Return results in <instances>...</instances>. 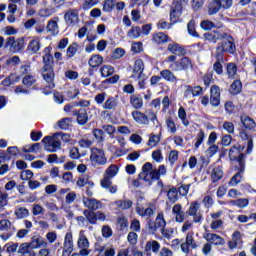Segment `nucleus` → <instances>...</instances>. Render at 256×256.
Instances as JSON below:
<instances>
[{"label":"nucleus","instance_id":"1","mask_svg":"<svg viewBox=\"0 0 256 256\" xmlns=\"http://www.w3.org/2000/svg\"><path fill=\"white\" fill-rule=\"evenodd\" d=\"M139 179L140 181H145L147 185H151L153 181H157V179H159V173H157V169L153 168V164L151 162H147L142 166Z\"/></svg>","mask_w":256,"mask_h":256},{"label":"nucleus","instance_id":"2","mask_svg":"<svg viewBox=\"0 0 256 256\" xmlns=\"http://www.w3.org/2000/svg\"><path fill=\"white\" fill-rule=\"evenodd\" d=\"M222 39V44L218 46L216 50V58L218 61H221L223 53H235V43H233V38L226 34Z\"/></svg>","mask_w":256,"mask_h":256},{"label":"nucleus","instance_id":"3","mask_svg":"<svg viewBox=\"0 0 256 256\" xmlns=\"http://www.w3.org/2000/svg\"><path fill=\"white\" fill-rule=\"evenodd\" d=\"M45 151L49 153H55L58 149H61V141H59V133H55L52 137L46 136L42 139Z\"/></svg>","mask_w":256,"mask_h":256},{"label":"nucleus","instance_id":"4","mask_svg":"<svg viewBox=\"0 0 256 256\" xmlns=\"http://www.w3.org/2000/svg\"><path fill=\"white\" fill-rule=\"evenodd\" d=\"M77 247L80 249L79 255L89 256L91 255V244L89 243V238L85 235V230H81L78 234Z\"/></svg>","mask_w":256,"mask_h":256},{"label":"nucleus","instance_id":"5","mask_svg":"<svg viewBox=\"0 0 256 256\" xmlns=\"http://www.w3.org/2000/svg\"><path fill=\"white\" fill-rule=\"evenodd\" d=\"M4 47L5 49L10 47V50L13 53H19V51H23V49H25V40L23 38L15 39V37L11 36L6 39Z\"/></svg>","mask_w":256,"mask_h":256},{"label":"nucleus","instance_id":"6","mask_svg":"<svg viewBox=\"0 0 256 256\" xmlns=\"http://www.w3.org/2000/svg\"><path fill=\"white\" fill-rule=\"evenodd\" d=\"M90 161L92 165H107V156H105V151L98 148H92Z\"/></svg>","mask_w":256,"mask_h":256},{"label":"nucleus","instance_id":"7","mask_svg":"<svg viewBox=\"0 0 256 256\" xmlns=\"http://www.w3.org/2000/svg\"><path fill=\"white\" fill-rule=\"evenodd\" d=\"M64 21L67 27H77L79 25V10L70 9L64 14Z\"/></svg>","mask_w":256,"mask_h":256},{"label":"nucleus","instance_id":"8","mask_svg":"<svg viewBox=\"0 0 256 256\" xmlns=\"http://www.w3.org/2000/svg\"><path fill=\"white\" fill-rule=\"evenodd\" d=\"M199 209H201V203L194 201L190 204L187 210L189 217H193L194 223H201V220L203 219V214L199 212Z\"/></svg>","mask_w":256,"mask_h":256},{"label":"nucleus","instance_id":"9","mask_svg":"<svg viewBox=\"0 0 256 256\" xmlns=\"http://www.w3.org/2000/svg\"><path fill=\"white\" fill-rule=\"evenodd\" d=\"M181 15H183V5L179 2H174L170 9L171 23H179Z\"/></svg>","mask_w":256,"mask_h":256},{"label":"nucleus","instance_id":"10","mask_svg":"<svg viewBox=\"0 0 256 256\" xmlns=\"http://www.w3.org/2000/svg\"><path fill=\"white\" fill-rule=\"evenodd\" d=\"M245 148L241 146V144H236L234 145L230 150H229V157L231 161H238L241 165L243 163V157L245 155L243 154V150Z\"/></svg>","mask_w":256,"mask_h":256},{"label":"nucleus","instance_id":"11","mask_svg":"<svg viewBox=\"0 0 256 256\" xmlns=\"http://www.w3.org/2000/svg\"><path fill=\"white\" fill-rule=\"evenodd\" d=\"M62 249V256H71V253H73V232L66 233Z\"/></svg>","mask_w":256,"mask_h":256},{"label":"nucleus","instance_id":"12","mask_svg":"<svg viewBox=\"0 0 256 256\" xmlns=\"http://www.w3.org/2000/svg\"><path fill=\"white\" fill-rule=\"evenodd\" d=\"M210 103L213 107H219L221 103V89L219 86H212L210 89Z\"/></svg>","mask_w":256,"mask_h":256},{"label":"nucleus","instance_id":"13","mask_svg":"<svg viewBox=\"0 0 256 256\" xmlns=\"http://www.w3.org/2000/svg\"><path fill=\"white\" fill-rule=\"evenodd\" d=\"M42 77L44 81L48 83L50 89L55 87V83L53 82L55 80V72L53 71V68H42Z\"/></svg>","mask_w":256,"mask_h":256},{"label":"nucleus","instance_id":"14","mask_svg":"<svg viewBox=\"0 0 256 256\" xmlns=\"http://www.w3.org/2000/svg\"><path fill=\"white\" fill-rule=\"evenodd\" d=\"M165 62L169 63V69L173 72L183 71L181 66V60L177 61L176 55H170L165 58Z\"/></svg>","mask_w":256,"mask_h":256},{"label":"nucleus","instance_id":"15","mask_svg":"<svg viewBox=\"0 0 256 256\" xmlns=\"http://www.w3.org/2000/svg\"><path fill=\"white\" fill-rule=\"evenodd\" d=\"M172 215H174L176 223H183L185 221V211H183L181 204H175L172 207Z\"/></svg>","mask_w":256,"mask_h":256},{"label":"nucleus","instance_id":"16","mask_svg":"<svg viewBox=\"0 0 256 256\" xmlns=\"http://www.w3.org/2000/svg\"><path fill=\"white\" fill-rule=\"evenodd\" d=\"M225 37H227V34L219 31H212L204 34L206 41H210L211 43H217L218 41H221V39H225Z\"/></svg>","mask_w":256,"mask_h":256},{"label":"nucleus","instance_id":"17","mask_svg":"<svg viewBox=\"0 0 256 256\" xmlns=\"http://www.w3.org/2000/svg\"><path fill=\"white\" fill-rule=\"evenodd\" d=\"M203 237H204V239H205L208 243H210V244H212V245H224V244H225V240H224L221 236H219V235H217V234H213V233H204V234H203Z\"/></svg>","mask_w":256,"mask_h":256},{"label":"nucleus","instance_id":"18","mask_svg":"<svg viewBox=\"0 0 256 256\" xmlns=\"http://www.w3.org/2000/svg\"><path fill=\"white\" fill-rule=\"evenodd\" d=\"M31 249H41V247L45 248L47 246V241L39 235L33 236L30 243Z\"/></svg>","mask_w":256,"mask_h":256},{"label":"nucleus","instance_id":"19","mask_svg":"<svg viewBox=\"0 0 256 256\" xmlns=\"http://www.w3.org/2000/svg\"><path fill=\"white\" fill-rule=\"evenodd\" d=\"M40 49H41V38L32 37L27 46V50L30 53H39Z\"/></svg>","mask_w":256,"mask_h":256},{"label":"nucleus","instance_id":"20","mask_svg":"<svg viewBox=\"0 0 256 256\" xmlns=\"http://www.w3.org/2000/svg\"><path fill=\"white\" fill-rule=\"evenodd\" d=\"M132 117L134 121L138 123V125H149V117L143 114L141 111H133Z\"/></svg>","mask_w":256,"mask_h":256},{"label":"nucleus","instance_id":"21","mask_svg":"<svg viewBox=\"0 0 256 256\" xmlns=\"http://www.w3.org/2000/svg\"><path fill=\"white\" fill-rule=\"evenodd\" d=\"M82 201L85 207L91 211H97V209H101V202H99L97 199L84 197Z\"/></svg>","mask_w":256,"mask_h":256},{"label":"nucleus","instance_id":"22","mask_svg":"<svg viewBox=\"0 0 256 256\" xmlns=\"http://www.w3.org/2000/svg\"><path fill=\"white\" fill-rule=\"evenodd\" d=\"M117 105H119V100L117 96H110L107 98L105 103L102 105L103 109L108 111L117 109Z\"/></svg>","mask_w":256,"mask_h":256},{"label":"nucleus","instance_id":"23","mask_svg":"<svg viewBox=\"0 0 256 256\" xmlns=\"http://www.w3.org/2000/svg\"><path fill=\"white\" fill-rule=\"evenodd\" d=\"M210 176L213 183L221 181V179H223V168H221V166H213L210 172Z\"/></svg>","mask_w":256,"mask_h":256},{"label":"nucleus","instance_id":"24","mask_svg":"<svg viewBox=\"0 0 256 256\" xmlns=\"http://www.w3.org/2000/svg\"><path fill=\"white\" fill-rule=\"evenodd\" d=\"M136 213L140 217H145V219H149V217H153V213H154L153 206H149L147 208L137 206L136 207Z\"/></svg>","mask_w":256,"mask_h":256},{"label":"nucleus","instance_id":"25","mask_svg":"<svg viewBox=\"0 0 256 256\" xmlns=\"http://www.w3.org/2000/svg\"><path fill=\"white\" fill-rule=\"evenodd\" d=\"M240 121L245 129H249V131H253V129L256 127L255 120L247 115H242L240 117Z\"/></svg>","mask_w":256,"mask_h":256},{"label":"nucleus","instance_id":"26","mask_svg":"<svg viewBox=\"0 0 256 256\" xmlns=\"http://www.w3.org/2000/svg\"><path fill=\"white\" fill-rule=\"evenodd\" d=\"M162 79L168 81L169 83H177V76L173 73L171 69H164L160 72Z\"/></svg>","mask_w":256,"mask_h":256},{"label":"nucleus","instance_id":"27","mask_svg":"<svg viewBox=\"0 0 256 256\" xmlns=\"http://www.w3.org/2000/svg\"><path fill=\"white\" fill-rule=\"evenodd\" d=\"M51 51V48L46 47L44 49V53H46V55L43 56V69H48V68H53V56L51 54H49Z\"/></svg>","mask_w":256,"mask_h":256},{"label":"nucleus","instance_id":"28","mask_svg":"<svg viewBox=\"0 0 256 256\" xmlns=\"http://www.w3.org/2000/svg\"><path fill=\"white\" fill-rule=\"evenodd\" d=\"M130 105L134 109H141L143 107V97L139 94H134L130 96Z\"/></svg>","mask_w":256,"mask_h":256},{"label":"nucleus","instance_id":"29","mask_svg":"<svg viewBox=\"0 0 256 256\" xmlns=\"http://www.w3.org/2000/svg\"><path fill=\"white\" fill-rule=\"evenodd\" d=\"M153 43H156V45H161L163 43H167L169 41V36L163 32H158L153 34L152 36Z\"/></svg>","mask_w":256,"mask_h":256},{"label":"nucleus","instance_id":"30","mask_svg":"<svg viewBox=\"0 0 256 256\" xmlns=\"http://www.w3.org/2000/svg\"><path fill=\"white\" fill-rule=\"evenodd\" d=\"M221 7V0H212L208 5V14L216 15V13H219Z\"/></svg>","mask_w":256,"mask_h":256},{"label":"nucleus","instance_id":"31","mask_svg":"<svg viewBox=\"0 0 256 256\" xmlns=\"http://www.w3.org/2000/svg\"><path fill=\"white\" fill-rule=\"evenodd\" d=\"M103 63V57L99 54H94L90 57L88 60L89 67H92V69H95L96 67H99Z\"/></svg>","mask_w":256,"mask_h":256},{"label":"nucleus","instance_id":"32","mask_svg":"<svg viewBox=\"0 0 256 256\" xmlns=\"http://www.w3.org/2000/svg\"><path fill=\"white\" fill-rule=\"evenodd\" d=\"M142 31L139 26H132L127 32L128 39H139L141 37Z\"/></svg>","mask_w":256,"mask_h":256},{"label":"nucleus","instance_id":"33","mask_svg":"<svg viewBox=\"0 0 256 256\" xmlns=\"http://www.w3.org/2000/svg\"><path fill=\"white\" fill-rule=\"evenodd\" d=\"M167 49L170 53H172V55H183V53H185V49H183V47L177 43L168 44Z\"/></svg>","mask_w":256,"mask_h":256},{"label":"nucleus","instance_id":"34","mask_svg":"<svg viewBox=\"0 0 256 256\" xmlns=\"http://www.w3.org/2000/svg\"><path fill=\"white\" fill-rule=\"evenodd\" d=\"M167 203H177V200L179 199V191H177V188H170L167 192Z\"/></svg>","mask_w":256,"mask_h":256},{"label":"nucleus","instance_id":"35","mask_svg":"<svg viewBox=\"0 0 256 256\" xmlns=\"http://www.w3.org/2000/svg\"><path fill=\"white\" fill-rule=\"evenodd\" d=\"M161 249V244L156 240L148 241L145 245V251H152L153 253H159Z\"/></svg>","mask_w":256,"mask_h":256},{"label":"nucleus","instance_id":"36","mask_svg":"<svg viewBox=\"0 0 256 256\" xmlns=\"http://www.w3.org/2000/svg\"><path fill=\"white\" fill-rule=\"evenodd\" d=\"M14 215L17 217V219H25L29 217V209L17 206L15 208Z\"/></svg>","mask_w":256,"mask_h":256},{"label":"nucleus","instance_id":"37","mask_svg":"<svg viewBox=\"0 0 256 256\" xmlns=\"http://www.w3.org/2000/svg\"><path fill=\"white\" fill-rule=\"evenodd\" d=\"M229 204L233 205L234 207H238L239 209H245V207L249 205V199L239 198L237 200H231Z\"/></svg>","mask_w":256,"mask_h":256},{"label":"nucleus","instance_id":"38","mask_svg":"<svg viewBox=\"0 0 256 256\" xmlns=\"http://www.w3.org/2000/svg\"><path fill=\"white\" fill-rule=\"evenodd\" d=\"M47 32L51 35H59V25L57 24V21L50 20L47 24Z\"/></svg>","mask_w":256,"mask_h":256},{"label":"nucleus","instance_id":"39","mask_svg":"<svg viewBox=\"0 0 256 256\" xmlns=\"http://www.w3.org/2000/svg\"><path fill=\"white\" fill-rule=\"evenodd\" d=\"M101 77H111L115 73V68L111 65H102L100 67Z\"/></svg>","mask_w":256,"mask_h":256},{"label":"nucleus","instance_id":"40","mask_svg":"<svg viewBox=\"0 0 256 256\" xmlns=\"http://www.w3.org/2000/svg\"><path fill=\"white\" fill-rule=\"evenodd\" d=\"M143 71H145V64H143V60L138 59L134 62L133 73L138 75H143Z\"/></svg>","mask_w":256,"mask_h":256},{"label":"nucleus","instance_id":"41","mask_svg":"<svg viewBox=\"0 0 256 256\" xmlns=\"http://www.w3.org/2000/svg\"><path fill=\"white\" fill-rule=\"evenodd\" d=\"M161 141V135L160 134H150L149 135V140L147 142L148 147H157V144Z\"/></svg>","mask_w":256,"mask_h":256},{"label":"nucleus","instance_id":"42","mask_svg":"<svg viewBox=\"0 0 256 256\" xmlns=\"http://www.w3.org/2000/svg\"><path fill=\"white\" fill-rule=\"evenodd\" d=\"M116 207L119 209L127 210L133 207V202L131 200H118L115 202Z\"/></svg>","mask_w":256,"mask_h":256},{"label":"nucleus","instance_id":"43","mask_svg":"<svg viewBox=\"0 0 256 256\" xmlns=\"http://www.w3.org/2000/svg\"><path fill=\"white\" fill-rule=\"evenodd\" d=\"M119 173V167L117 165H110L104 174V176L109 177L110 179H113L117 174Z\"/></svg>","mask_w":256,"mask_h":256},{"label":"nucleus","instance_id":"44","mask_svg":"<svg viewBox=\"0 0 256 256\" xmlns=\"http://www.w3.org/2000/svg\"><path fill=\"white\" fill-rule=\"evenodd\" d=\"M242 88L243 85L241 84V81L235 80L230 86V93L232 95H237L238 93H241Z\"/></svg>","mask_w":256,"mask_h":256},{"label":"nucleus","instance_id":"45","mask_svg":"<svg viewBox=\"0 0 256 256\" xmlns=\"http://www.w3.org/2000/svg\"><path fill=\"white\" fill-rule=\"evenodd\" d=\"M167 222L165 221V216L163 213H159L156 217L155 227L160 229H165Z\"/></svg>","mask_w":256,"mask_h":256},{"label":"nucleus","instance_id":"46","mask_svg":"<svg viewBox=\"0 0 256 256\" xmlns=\"http://www.w3.org/2000/svg\"><path fill=\"white\" fill-rule=\"evenodd\" d=\"M178 117L182 121V124L185 127L189 126V120H187V112L185 111V108L180 107L178 110Z\"/></svg>","mask_w":256,"mask_h":256},{"label":"nucleus","instance_id":"47","mask_svg":"<svg viewBox=\"0 0 256 256\" xmlns=\"http://www.w3.org/2000/svg\"><path fill=\"white\" fill-rule=\"evenodd\" d=\"M114 8H115V0H105L103 2L102 10L105 13H111V11H113Z\"/></svg>","mask_w":256,"mask_h":256},{"label":"nucleus","instance_id":"48","mask_svg":"<svg viewBox=\"0 0 256 256\" xmlns=\"http://www.w3.org/2000/svg\"><path fill=\"white\" fill-rule=\"evenodd\" d=\"M79 50V44L77 43H72L68 48H67V57H75L77 55V51Z\"/></svg>","mask_w":256,"mask_h":256},{"label":"nucleus","instance_id":"49","mask_svg":"<svg viewBox=\"0 0 256 256\" xmlns=\"http://www.w3.org/2000/svg\"><path fill=\"white\" fill-rule=\"evenodd\" d=\"M84 216L92 225H95V223H97V216L95 212L84 210Z\"/></svg>","mask_w":256,"mask_h":256},{"label":"nucleus","instance_id":"50","mask_svg":"<svg viewBox=\"0 0 256 256\" xmlns=\"http://www.w3.org/2000/svg\"><path fill=\"white\" fill-rule=\"evenodd\" d=\"M227 75L230 79H235V75H237V65L233 63L227 64Z\"/></svg>","mask_w":256,"mask_h":256},{"label":"nucleus","instance_id":"51","mask_svg":"<svg viewBox=\"0 0 256 256\" xmlns=\"http://www.w3.org/2000/svg\"><path fill=\"white\" fill-rule=\"evenodd\" d=\"M31 245L27 242H24L22 244H20L19 248H18V254L20 256L26 255L27 253H29V251H31Z\"/></svg>","mask_w":256,"mask_h":256},{"label":"nucleus","instance_id":"52","mask_svg":"<svg viewBox=\"0 0 256 256\" xmlns=\"http://www.w3.org/2000/svg\"><path fill=\"white\" fill-rule=\"evenodd\" d=\"M77 121L79 125H85L88 121L87 112L85 110H80L77 115Z\"/></svg>","mask_w":256,"mask_h":256},{"label":"nucleus","instance_id":"53","mask_svg":"<svg viewBox=\"0 0 256 256\" xmlns=\"http://www.w3.org/2000/svg\"><path fill=\"white\" fill-rule=\"evenodd\" d=\"M203 141H205V132H203V130H200L196 136V142L194 144L195 149H199V147H201V145L203 144Z\"/></svg>","mask_w":256,"mask_h":256},{"label":"nucleus","instance_id":"54","mask_svg":"<svg viewBox=\"0 0 256 256\" xmlns=\"http://www.w3.org/2000/svg\"><path fill=\"white\" fill-rule=\"evenodd\" d=\"M35 81H37V79H35V76L31 75H26L22 79V83L25 87H32V85H35Z\"/></svg>","mask_w":256,"mask_h":256},{"label":"nucleus","instance_id":"55","mask_svg":"<svg viewBox=\"0 0 256 256\" xmlns=\"http://www.w3.org/2000/svg\"><path fill=\"white\" fill-rule=\"evenodd\" d=\"M180 65L182 67V71H187V69H191V67H193V63L191 62V59L187 57H183L180 60Z\"/></svg>","mask_w":256,"mask_h":256},{"label":"nucleus","instance_id":"56","mask_svg":"<svg viewBox=\"0 0 256 256\" xmlns=\"http://www.w3.org/2000/svg\"><path fill=\"white\" fill-rule=\"evenodd\" d=\"M200 27L204 31H211V29H215V23H213L212 21H209V20H203L200 23Z\"/></svg>","mask_w":256,"mask_h":256},{"label":"nucleus","instance_id":"57","mask_svg":"<svg viewBox=\"0 0 256 256\" xmlns=\"http://www.w3.org/2000/svg\"><path fill=\"white\" fill-rule=\"evenodd\" d=\"M219 151V146L215 145V144H210V146L208 147V149L206 150V156L211 158L214 155H217V152Z\"/></svg>","mask_w":256,"mask_h":256},{"label":"nucleus","instance_id":"58","mask_svg":"<svg viewBox=\"0 0 256 256\" xmlns=\"http://www.w3.org/2000/svg\"><path fill=\"white\" fill-rule=\"evenodd\" d=\"M57 125L60 129H69L71 125V118H62L58 121Z\"/></svg>","mask_w":256,"mask_h":256},{"label":"nucleus","instance_id":"59","mask_svg":"<svg viewBox=\"0 0 256 256\" xmlns=\"http://www.w3.org/2000/svg\"><path fill=\"white\" fill-rule=\"evenodd\" d=\"M13 227V224L9 221V219L0 220V231H9Z\"/></svg>","mask_w":256,"mask_h":256},{"label":"nucleus","instance_id":"60","mask_svg":"<svg viewBox=\"0 0 256 256\" xmlns=\"http://www.w3.org/2000/svg\"><path fill=\"white\" fill-rule=\"evenodd\" d=\"M32 213L35 216L43 215V213H45V208H43V206H41V204H33Z\"/></svg>","mask_w":256,"mask_h":256},{"label":"nucleus","instance_id":"61","mask_svg":"<svg viewBox=\"0 0 256 256\" xmlns=\"http://www.w3.org/2000/svg\"><path fill=\"white\" fill-rule=\"evenodd\" d=\"M66 95H67V97H69V99H75V97H77V95H79V89H77V87H75V86H72V87L68 88Z\"/></svg>","mask_w":256,"mask_h":256},{"label":"nucleus","instance_id":"62","mask_svg":"<svg viewBox=\"0 0 256 256\" xmlns=\"http://www.w3.org/2000/svg\"><path fill=\"white\" fill-rule=\"evenodd\" d=\"M188 33L192 37H199V34L195 31V20H191L187 25Z\"/></svg>","mask_w":256,"mask_h":256},{"label":"nucleus","instance_id":"63","mask_svg":"<svg viewBox=\"0 0 256 256\" xmlns=\"http://www.w3.org/2000/svg\"><path fill=\"white\" fill-rule=\"evenodd\" d=\"M152 159L153 161H156V163H161V161H163V153L161 152V149L152 152Z\"/></svg>","mask_w":256,"mask_h":256},{"label":"nucleus","instance_id":"64","mask_svg":"<svg viewBox=\"0 0 256 256\" xmlns=\"http://www.w3.org/2000/svg\"><path fill=\"white\" fill-rule=\"evenodd\" d=\"M143 51V43L142 42H133L131 45L132 53H141Z\"/></svg>","mask_w":256,"mask_h":256}]
</instances>
